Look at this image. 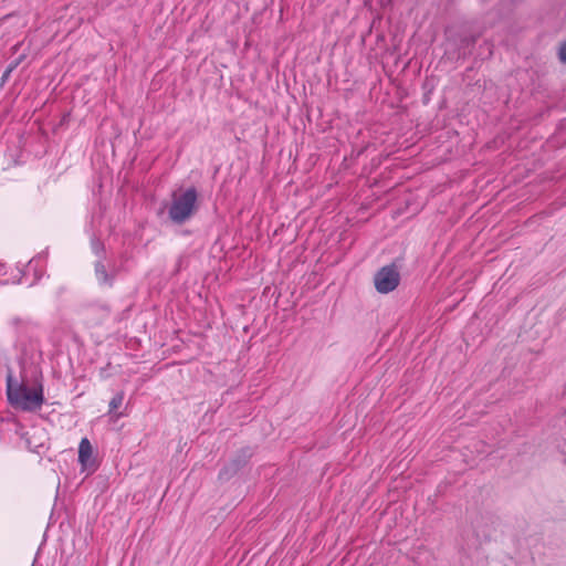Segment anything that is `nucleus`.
I'll return each mask as SVG.
<instances>
[{
    "label": "nucleus",
    "mask_w": 566,
    "mask_h": 566,
    "mask_svg": "<svg viewBox=\"0 0 566 566\" xmlns=\"http://www.w3.org/2000/svg\"><path fill=\"white\" fill-rule=\"evenodd\" d=\"M197 191L189 188L180 195H175L169 208V217L176 223H184L196 210Z\"/></svg>",
    "instance_id": "nucleus-2"
},
{
    "label": "nucleus",
    "mask_w": 566,
    "mask_h": 566,
    "mask_svg": "<svg viewBox=\"0 0 566 566\" xmlns=\"http://www.w3.org/2000/svg\"><path fill=\"white\" fill-rule=\"evenodd\" d=\"M92 249L94 250V252H95L96 254H98V253H99V251L102 250V244H101V242H99V241H97V240H93V241H92Z\"/></svg>",
    "instance_id": "nucleus-8"
},
{
    "label": "nucleus",
    "mask_w": 566,
    "mask_h": 566,
    "mask_svg": "<svg viewBox=\"0 0 566 566\" xmlns=\"http://www.w3.org/2000/svg\"><path fill=\"white\" fill-rule=\"evenodd\" d=\"M400 282V274L395 265L382 266L374 277L377 292L387 294L392 292Z\"/></svg>",
    "instance_id": "nucleus-3"
},
{
    "label": "nucleus",
    "mask_w": 566,
    "mask_h": 566,
    "mask_svg": "<svg viewBox=\"0 0 566 566\" xmlns=\"http://www.w3.org/2000/svg\"><path fill=\"white\" fill-rule=\"evenodd\" d=\"M124 401V394L122 391L117 392L109 401V412H114L118 409Z\"/></svg>",
    "instance_id": "nucleus-6"
},
{
    "label": "nucleus",
    "mask_w": 566,
    "mask_h": 566,
    "mask_svg": "<svg viewBox=\"0 0 566 566\" xmlns=\"http://www.w3.org/2000/svg\"><path fill=\"white\" fill-rule=\"evenodd\" d=\"M78 462L83 470L94 468L93 447L87 438H83L78 444Z\"/></svg>",
    "instance_id": "nucleus-4"
},
{
    "label": "nucleus",
    "mask_w": 566,
    "mask_h": 566,
    "mask_svg": "<svg viewBox=\"0 0 566 566\" xmlns=\"http://www.w3.org/2000/svg\"><path fill=\"white\" fill-rule=\"evenodd\" d=\"M95 273H96V277L101 284H111L112 280L108 277V275L106 273V269H105L104 264H102L101 262L96 263Z\"/></svg>",
    "instance_id": "nucleus-5"
},
{
    "label": "nucleus",
    "mask_w": 566,
    "mask_h": 566,
    "mask_svg": "<svg viewBox=\"0 0 566 566\" xmlns=\"http://www.w3.org/2000/svg\"><path fill=\"white\" fill-rule=\"evenodd\" d=\"M558 55L560 61L566 64V41L560 45Z\"/></svg>",
    "instance_id": "nucleus-7"
},
{
    "label": "nucleus",
    "mask_w": 566,
    "mask_h": 566,
    "mask_svg": "<svg viewBox=\"0 0 566 566\" xmlns=\"http://www.w3.org/2000/svg\"><path fill=\"white\" fill-rule=\"evenodd\" d=\"M38 262H39V260H34V259H33V260H31V261L29 262L28 268H29V269L34 268V266H35V264H36Z\"/></svg>",
    "instance_id": "nucleus-10"
},
{
    "label": "nucleus",
    "mask_w": 566,
    "mask_h": 566,
    "mask_svg": "<svg viewBox=\"0 0 566 566\" xmlns=\"http://www.w3.org/2000/svg\"><path fill=\"white\" fill-rule=\"evenodd\" d=\"M17 65H18V62H17V63H14V64H12V65H10V66L8 67V70L6 71V73L3 74V78H7V77L9 76V74L12 72V70H13Z\"/></svg>",
    "instance_id": "nucleus-9"
},
{
    "label": "nucleus",
    "mask_w": 566,
    "mask_h": 566,
    "mask_svg": "<svg viewBox=\"0 0 566 566\" xmlns=\"http://www.w3.org/2000/svg\"><path fill=\"white\" fill-rule=\"evenodd\" d=\"M7 398L14 409L28 412L38 411L45 400L43 385L36 379L33 381L24 379L18 381L9 376L7 379Z\"/></svg>",
    "instance_id": "nucleus-1"
}]
</instances>
